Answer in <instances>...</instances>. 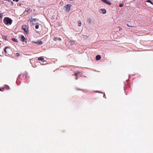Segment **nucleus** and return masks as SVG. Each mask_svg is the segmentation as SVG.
<instances>
[{"label":"nucleus","instance_id":"c756f323","mask_svg":"<svg viewBox=\"0 0 153 153\" xmlns=\"http://www.w3.org/2000/svg\"><path fill=\"white\" fill-rule=\"evenodd\" d=\"M127 25L128 27H130V25H129L128 24H127Z\"/></svg>","mask_w":153,"mask_h":153},{"label":"nucleus","instance_id":"a878e982","mask_svg":"<svg viewBox=\"0 0 153 153\" xmlns=\"http://www.w3.org/2000/svg\"><path fill=\"white\" fill-rule=\"evenodd\" d=\"M135 27V28H136L137 27H136V26H130V27Z\"/></svg>","mask_w":153,"mask_h":153},{"label":"nucleus","instance_id":"f03ea898","mask_svg":"<svg viewBox=\"0 0 153 153\" xmlns=\"http://www.w3.org/2000/svg\"><path fill=\"white\" fill-rule=\"evenodd\" d=\"M71 4H67V5L65 6V7L66 8V11H69L70 10L71 7Z\"/></svg>","mask_w":153,"mask_h":153},{"label":"nucleus","instance_id":"f3484780","mask_svg":"<svg viewBox=\"0 0 153 153\" xmlns=\"http://www.w3.org/2000/svg\"><path fill=\"white\" fill-rule=\"evenodd\" d=\"M36 19H31L30 21V22H33V21L35 22L36 21Z\"/></svg>","mask_w":153,"mask_h":153},{"label":"nucleus","instance_id":"a211bd4d","mask_svg":"<svg viewBox=\"0 0 153 153\" xmlns=\"http://www.w3.org/2000/svg\"><path fill=\"white\" fill-rule=\"evenodd\" d=\"M20 54L19 53H16V56L18 57L19 56Z\"/></svg>","mask_w":153,"mask_h":153},{"label":"nucleus","instance_id":"423d86ee","mask_svg":"<svg viewBox=\"0 0 153 153\" xmlns=\"http://www.w3.org/2000/svg\"><path fill=\"white\" fill-rule=\"evenodd\" d=\"M38 60L39 61H41L43 62L45 61L44 58L42 57H40L38 58Z\"/></svg>","mask_w":153,"mask_h":153},{"label":"nucleus","instance_id":"b1692460","mask_svg":"<svg viewBox=\"0 0 153 153\" xmlns=\"http://www.w3.org/2000/svg\"><path fill=\"white\" fill-rule=\"evenodd\" d=\"M53 40L54 41H56L57 40V38L56 37H54L53 39Z\"/></svg>","mask_w":153,"mask_h":153},{"label":"nucleus","instance_id":"473e14b6","mask_svg":"<svg viewBox=\"0 0 153 153\" xmlns=\"http://www.w3.org/2000/svg\"><path fill=\"white\" fill-rule=\"evenodd\" d=\"M122 29V28H120V30H121Z\"/></svg>","mask_w":153,"mask_h":153},{"label":"nucleus","instance_id":"7c9ffc66","mask_svg":"<svg viewBox=\"0 0 153 153\" xmlns=\"http://www.w3.org/2000/svg\"><path fill=\"white\" fill-rule=\"evenodd\" d=\"M103 97H104L105 98V94H104Z\"/></svg>","mask_w":153,"mask_h":153},{"label":"nucleus","instance_id":"72a5a7b5","mask_svg":"<svg viewBox=\"0 0 153 153\" xmlns=\"http://www.w3.org/2000/svg\"><path fill=\"white\" fill-rule=\"evenodd\" d=\"M70 1H72V0H70Z\"/></svg>","mask_w":153,"mask_h":153},{"label":"nucleus","instance_id":"ddd939ff","mask_svg":"<svg viewBox=\"0 0 153 153\" xmlns=\"http://www.w3.org/2000/svg\"><path fill=\"white\" fill-rule=\"evenodd\" d=\"M25 11L28 12V13H30V11H31V9H30V8H29V9H26V10H25Z\"/></svg>","mask_w":153,"mask_h":153},{"label":"nucleus","instance_id":"bb28decb","mask_svg":"<svg viewBox=\"0 0 153 153\" xmlns=\"http://www.w3.org/2000/svg\"><path fill=\"white\" fill-rule=\"evenodd\" d=\"M88 21L90 22L91 21V19H88Z\"/></svg>","mask_w":153,"mask_h":153},{"label":"nucleus","instance_id":"f257e3e1","mask_svg":"<svg viewBox=\"0 0 153 153\" xmlns=\"http://www.w3.org/2000/svg\"><path fill=\"white\" fill-rule=\"evenodd\" d=\"M3 22L6 25H10L12 23V20L10 18L5 17L3 20Z\"/></svg>","mask_w":153,"mask_h":153},{"label":"nucleus","instance_id":"9d476101","mask_svg":"<svg viewBox=\"0 0 153 153\" xmlns=\"http://www.w3.org/2000/svg\"><path fill=\"white\" fill-rule=\"evenodd\" d=\"M4 88H5L6 89H9L10 88L8 85H5V86H4V87L2 88L3 90H4Z\"/></svg>","mask_w":153,"mask_h":153},{"label":"nucleus","instance_id":"4be33fe9","mask_svg":"<svg viewBox=\"0 0 153 153\" xmlns=\"http://www.w3.org/2000/svg\"><path fill=\"white\" fill-rule=\"evenodd\" d=\"M75 75L76 77V79H77L78 78V77H77L78 74H75Z\"/></svg>","mask_w":153,"mask_h":153},{"label":"nucleus","instance_id":"1a4fd4ad","mask_svg":"<svg viewBox=\"0 0 153 153\" xmlns=\"http://www.w3.org/2000/svg\"><path fill=\"white\" fill-rule=\"evenodd\" d=\"M23 76V77L25 76V77H27V73H25L23 74H20L19 75V76Z\"/></svg>","mask_w":153,"mask_h":153},{"label":"nucleus","instance_id":"2eb2a0df","mask_svg":"<svg viewBox=\"0 0 153 153\" xmlns=\"http://www.w3.org/2000/svg\"><path fill=\"white\" fill-rule=\"evenodd\" d=\"M146 2L150 3L152 4L153 5V3L150 0H147L146 1Z\"/></svg>","mask_w":153,"mask_h":153},{"label":"nucleus","instance_id":"20e7f679","mask_svg":"<svg viewBox=\"0 0 153 153\" xmlns=\"http://www.w3.org/2000/svg\"><path fill=\"white\" fill-rule=\"evenodd\" d=\"M21 40L22 42H26V39L23 36H22L21 37Z\"/></svg>","mask_w":153,"mask_h":153},{"label":"nucleus","instance_id":"4468645a","mask_svg":"<svg viewBox=\"0 0 153 153\" xmlns=\"http://www.w3.org/2000/svg\"><path fill=\"white\" fill-rule=\"evenodd\" d=\"M12 39L13 41L17 42H18L17 39L14 38H13Z\"/></svg>","mask_w":153,"mask_h":153},{"label":"nucleus","instance_id":"6e6552de","mask_svg":"<svg viewBox=\"0 0 153 153\" xmlns=\"http://www.w3.org/2000/svg\"><path fill=\"white\" fill-rule=\"evenodd\" d=\"M101 57L100 55H97L96 57V59L97 60H99L101 59Z\"/></svg>","mask_w":153,"mask_h":153},{"label":"nucleus","instance_id":"dca6fc26","mask_svg":"<svg viewBox=\"0 0 153 153\" xmlns=\"http://www.w3.org/2000/svg\"><path fill=\"white\" fill-rule=\"evenodd\" d=\"M81 25V23L80 21H78V26L79 27Z\"/></svg>","mask_w":153,"mask_h":153},{"label":"nucleus","instance_id":"393cba45","mask_svg":"<svg viewBox=\"0 0 153 153\" xmlns=\"http://www.w3.org/2000/svg\"><path fill=\"white\" fill-rule=\"evenodd\" d=\"M57 40H58L59 41H61V39L59 37H58V38H57Z\"/></svg>","mask_w":153,"mask_h":153},{"label":"nucleus","instance_id":"6ab92c4d","mask_svg":"<svg viewBox=\"0 0 153 153\" xmlns=\"http://www.w3.org/2000/svg\"><path fill=\"white\" fill-rule=\"evenodd\" d=\"M3 16V13H0V18L2 19Z\"/></svg>","mask_w":153,"mask_h":153},{"label":"nucleus","instance_id":"c85d7f7f","mask_svg":"<svg viewBox=\"0 0 153 153\" xmlns=\"http://www.w3.org/2000/svg\"><path fill=\"white\" fill-rule=\"evenodd\" d=\"M13 1H16V2H18L19 0H13Z\"/></svg>","mask_w":153,"mask_h":153},{"label":"nucleus","instance_id":"cd10ccee","mask_svg":"<svg viewBox=\"0 0 153 153\" xmlns=\"http://www.w3.org/2000/svg\"><path fill=\"white\" fill-rule=\"evenodd\" d=\"M80 72H78L77 73H76L75 74H78V75H79L80 74Z\"/></svg>","mask_w":153,"mask_h":153},{"label":"nucleus","instance_id":"5701e85b","mask_svg":"<svg viewBox=\"0 0 153 153\" xmlns=\"http://www.w3.org/2000/svg\"><path fill=\"white\" fill-rule=\"evenodd\" d=\"M76 89L77 90H81V91H84V90H85L84 89H79V88H77Z\"/></svg>","mask_w":153,"mask_h":153},{"label":"nucleus","instance_id":"39448f33","mask_svg":"<svg viewBox=\"0 0 153 153\" xmlns=\"http://www.w3.org/2000/svg\"><path fill=\"white\" fill-rule=\"evenodd\" d=\"M100 12L101 13H102L103 14H105L106 13V10L104 9H101L100 10Z\"/></svg>","mask_w":153,"mask_h":153},{"label":"nucleus","instance_id":"9b49d317","mask_svg":"<svg viewBox=\"0 0 153 153\" xmlns=\"http://www.w3.org/2000/svg\"><path fill=\"white\" fill-rule=\"evenodd\" d=\"M35 43H36V44H39V45H41L42 43V41H38L37 42H35Z\"/></svg>","mask_w":153,"mask_h":153},{"label":"nucleus","instance_id":"f8f14e48","mask_svg":"<svg viewBox=\"0 0 153 153\" xmlns=\"http://www.w3.org/2000/svg\"><path fill=\"white\" fill-rule=\"evenodd\" d=\"M7 49L10 50L9 48L8 47H6L4 49V51L6 53H8L7 51Z\"/></svg>","mask_w":153,"mask_h":153},{"label":"nucleus","instance_id":"0eeeda50","mask_svg":"<svg viewBox=\"0 0 153 153\" xmlns=\"http://www.w3.org/2000/svg\"><path fill=\"white\" fill-rule=\"evenodd\" d=\"M101 0L102 1H103L104 3H105L107 4H108L109 5L111 4V3L110 2L106 0Z\"/></svg>","mask_w":153,"mask_h":153},{"label":"nucleus","instance_id":"aec40b11","mask_svg":"<svg viewBox=\"0 0 153 153\" xmlns=\"http://www.w3.org/2000/svg\"><path fill=\"white\" fill-rule=\"evenodd\" d=\"M39 28V25H37L35 26V28L36 29H38Z\"/></svg>","mask_w":153,"mask_h":153},{"label":"nucleus","instance_id":"412c9836","mask_svg":"<svg viewBox=\"0 0 153 153\" xmlns=\"http://www.w3.org/2000/svg\"><path fill=\"white\" fill-rule=\"evenodd\" d=\"M124 5V4L123 3H121V4H120V5H119V7H122Z\"/></svg>","mask_w":153,"mask_h":153},{"label":"nucleus","instance_id":"7ed1b4c3","mask_svg":"<svg viewBox=\"0 0 153 153\" xmlns=\"http://www.w3.org/2000/svg\"><path fill=\"white\" fill-rule=\"evenodd\" d=\"M22 29L25 32H27V26L26 25H23L22 26Z\"/></svg>","mask_w":153,"mask_h":153},{"label":"nucleus","instance_id":"2f4dec72","mask_svg":"<svg viewBox=\"0 0 153 153\" xmlns=\"http://www.w3.org/2000/svg\"><path fill=\"white\" fill-rule=\"evenodd\" d=\"M0 91H3V90H2L1 89H0Z\"/></svg>","mask_w":153,"mask_h":153}]
</instances>
